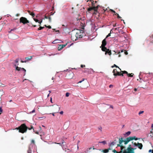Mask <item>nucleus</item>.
Returning <instances> with one entry per match:
<instances>
[{"label": "nucleus", "mask_w": 153, "mask_h": 153, "mask_svg": "<svg viewBox=\"0 0 153 153\" xmlns=\"http://www.w3.org/2000/svg\"><path fill=\"white\" fill-rule=\"evenodd\" d=\"M115 144V143L112 141L111 143H108V146H112L114 145Z\"/></svg>", "instance_id": "26"}, {"label": "nucleus", "mask_w": 153, "mask_h": 153, "mask_svg": "<svg viewBox=\"0 0 153 153\" xmlns=\"http://www.w3.org/2000/svg\"><path fill=\"white\" fill-rule=\"evenodd\" d=\"M121 137L118 138L117 137H115L114 138V141L113 142H115V144H116V143L117 142L118 140L119 141V139Z\"/></svg>", "instance_id": "22"}, {"label": "nucleus", "mask_w": 153, "mask_h": 153, "mask_svg": "<svg viewBox=\"0 0 153 153\" xmlns=\"http://www.w3.org/2000/svg\"><path fill=\"white\" fill-rule=\"evenodd\" d=\"M123 153H134V148L131 147L125 149Z\"/></svg>", "instance_id": "7"}, {"label": "nucleus", "mask_w": 153, "mask_h": 153, "mask_svg": "<svg viewBox=\"0 0 153 153\" xmlns=\"http://www.w3.org/2000/svg\"><path fill=\"white\" fill-rule=\"evenodd\" d=\"M119 33H121V34H124L125 33V32H124L123 30H120L119 31Z\"/></svg>", "instance_id": "36"}, {"label": "nucleus", "mask_w": 153, "mask_h": 153, "mask_svg": "<svg viewBox=\"0 0 153 153\" xmlns=\"http://www.w3.org/2000/svg\"><path fill=\"white\" fill-rule=\"evenodd\" d=\"M32 57L31 56H29L28 57H26L25 58V59L26 60V61H28V60H30V59H32Z\"/></svg>", "instance_id": "29"}, {"label": "nucleus", "mask_w": 153, "mask_h": 153, "mask_svg": "<svg viewBox=\"0 0 153 153\" xmlns=\"http://www.w3.org/2000/svg\"><path fill=\"white\" fill-rule=\"evenodd\" d=\"M33 128V126H31L30 128H29L26 126L25 124L23 123L21 124L20 126L16 128H15V129L19 130V132L22 133H24L27 131V129L30 130Z\"/></svg>", "instance_id": "1"}, {"label": "nucleus", "mask_w": 153, "mask_h": 153, "mask_svg": "<svg viewBox=\"0 0 153 153\" xmlns=\"http://www.w3.org/2000/svg\"><path fill=\"white\" fill-rule=\"evenodd\" d=\"M39 128H40V130H39V133L40 132L41 134H42V135H45V133L44 131H45V129H44L43 128L42 129L41 127L40 126H39Z\"/></svg>", "instance_id": "14"}, {"label": "nucleus", "mask_w": 153, "mask_h": 153, "mask_svg": "<svg viewBox=\"0 0 153 153\" xmlns=\"http://www.w3.org/2000/svg\"><path fill=\"white\" fill-rule=\"evenodd\" d=\"M99 150L100 151H101L102 152H103V153H108L109 152L108 149H100Z\"/></svg>", "instance_id": "19"}, {"label": "nucleus", "mask_w": 153, "mask_h": 153, "mask_svg": "<svg viewBox=\"0 0 153 153\" xmlns=\"http://www.w3.org/2000/svg\"><path fill=\"white\" fill-rule=\"evenodd\" d=\"M131 133V131H128L124 134V135L125 137H127Z\"/></svg>", "instance_id": "21"}, {"label": "nucleus", "mask_w": 153, "mask_h": 153, "mask_svg": "<svg viewBox=\"0 0 153 153\" xmlns=\"http://www.w3.org/2000/svg\"><path fill=\"white\" fill-rule=\"evenodd\" d=\"M61 142L63 144H64V143H65V142L64 141V140L63 139L62 140Z\"/></svg>", "instance_id": "51"}, {"label": "nucleus", "mask_w": 153, "mask_h": 153, "mask_svg": "<svg viewBox=\"0 0 153 153\" xmlns=\"http://www.w3.org/2000/svg\"><path fill=\"white\" fill-rule=\"evenodd\" d=\"M117 71L116 69H114L112 71V73H113V75L115 74V73Z\"/></svg>", "instance_id": "42"}, {"label": "nucleus", "mask_w": 153, "mask_h": 153, "mask_svg": "<svg viewBox=\"0 0 153 153\" xmlns=\"http://www.w3.org/2000/svg\"><path fill=\"white\" fill-rule=\"evenodd\" d=\"M56 144H59L60 146H62L63 145V144L62 143H55Z\"/></svg>", "instance_id": "46"}, {"label": "nucleus", "mask_w": 153, "mask_h": 153, "mask_svg": "<svg viewBox=\"0 0 153 153\" xmlns=\"http://www.w3.org/2000/svg\"><path fill=\"white\" fill-rule=\"evenodd\" d=\"M99 143H102L103 145H105L106 144V142L105 140H103L102 141H99Z\"/></svg>", "instance_id": "30"}, {"label": "nucleus", "mask_w": 153, "mask_h": 153, "mask_svg": "<svg viewBox=\"0 0 153 153\" xmlns=\"http://www.w3.org/2000/svg\"><path fill=\"white\" fill-rule=\"evenodd\" d=\"M123 138L122 137H121V138L119 139L120 144H121L122 143L124 142V144L126 145L129 142L133 140V136H129L126 138L124 140H123Z\"/></svg>", "instance_id": "2"}, {"label": "nucleus", "mask_w": 153, "mask_h": 153, "mask_svg": "<svg viewBox=\"0 0 153 153\" xmlns=\"http://www.w3.org/2000/svg\"><path fill=\"white\" fill-rule=\"evenodd\" d=\"M114 67H115L116 68H119V70H121V69H120L118 66H117L115 64H114V65H113V66H112L111 67L112 68H113Z\"/></svg>", "instance_id": "32"}, {"label": "nucleus", "mask_w": 153, "mask_h": 153, "mask_svg": "<svg viewBox=\"0 0 153 153\" xmlns=\"http://www.w3.org/2000/svg\"><path fill=\"white\" fill-rule=\"evenodd\" d=\"M108 105L110 106V107H109L110 108H113V106L112 105H110L109 104H108Z\"/></svg>", "instance_id": "49"}, {"label": "nucleus", "mask_w": 153, "mask_h": 153, "mask_svg": "<svg viewBox=\"0 0 153 153\" xmlns=\"http://www.w3.org/2000/svg\"><path fill=\"white\" fill-rule=\"evenodd\" d=\"M47 28H48L49 29H51V27L50 25H48V26H47Z\"/></svg>", "instance_id": "56"}, {"label": "nucleus", "mask_w": 153, "mask_h": 153, "mask_svg": "<svg viewBox=\"0 0 153 153\" xmlns=\"http://www.w3.org/2000/svg\"><path fill=\"white\" fill-rule=\"evenodd\" d=\"M79 149V146L78 144H77V146L76 145H74L71 148V149H68L67 150L69 151V152H71L74 153H75Z\"/></svg>", "instance_id": "6"}, {"label": "nucleus", "mask_w": 153, "mask_h": 153, "mask_svg": "<svg viewBox=\"0 0 153 153\" xmlns=\"http://www.w3.org/2000/svg\"><path fill=\"white\" fill-rule=\"evenodd\" d=\"M120 28V27H118L117 28H115L114 29L115 30H118L119 31V30H119V28Z\"/></svg>", "instance_id": "48"}, {"label": "nucleus", "mask_w": 153, "mask_h": 153, "mask_svg": "<svg viewBox=\"0 0 153 153\" xmlns=\"http://www.w3.org/2000/svg\"><path fill=\"white\" fill-rule=\"evenodd\" d=\"M28 12L30 15L32 16V17L33 18V19L35 21H36V22H38V19H36L34 17L35 16V15L34 14V13L33 12H31V11L29 10H28Z\"/></svg>", "instance_id": "11"}, {"label": "nucleus", "mask_w": 153, "mask_h": 153, "mask_svg": "<svg viewBox=\"0 0 153 153\" xmlns=\"http://www.w3.org/2000/svg\"><path fill=\"white\" fill-rule=\"evenodd\" d=\"M48 0H39V3H42L43 2L44 3H45Z\"/></svg>", "instance_id": "28"}, {"label": "nucleus", "mask_w": 153, "mask_h": 153, "mask_svg": "<svg viewBox=\"0 0 153 153\" xmlns=\"http://www.w3.org/2000/svg\"><path fill=\"white\" fill-rule=\"evenodd\" d=\"M16 70L18 71H19L21 70L23 71L24 73V76H25L26 74V70L23 68H21V67H19L18 66H16Z\"/></svg>", "instance_id": "9"}, {"label": "nucleus", "mask_w": 153, "mask_h": 153, "mask_svg": "<svg viewBox=\"0 0 153 153\" xmlns=\"http://www.w3.org/2000/svg\"><path fill=\"white\" fill-rule=\"evenodd\" d=\"M2 110L1 108L0 107V114H1V112H2Z\"/></svg>", "instance_id": "59"}, {"label": "nucleus", "mask_w": 153, "mask_h": 153, "mask_svg": "<svg viewBox=\"0 0 153 153\" xmlns=\"http://www.w3.org/2000/svg\"><path fill=\"white\" fill-rule=\"evenodd\" d=\"M63 41L61 40H58V39H56L54 41L52 42V43L53 44H56L58 43H62L63 42Z\"/></svg>", "instance_id": "16"}, {"label": "nucleus", "mask_w": 153, "mask_h": 153, "mask_svg": "<svg viewBox=\"0 0 153 153\" xmlns=\"http://www.w3.org/2000/svg\"><path fill=\"white\" fill-rule=\"evenodd\" d=\"M92 149L91 147H90V148H88L86 149L85 151H84L83 152H82V153H89L90 152V150Z\"/></svg>", "instance_id": "23"}, {"label": "nucleus", "mask_w": 153, "mask_h": 153, "mask_svg": "<svg viewBox=\"0 0 153 153\" xmlns=\"http://www.w3.org/2000/svg\"><path fill=\"white\" fill-rule=\"evenodd\" d=\"M39 30H42L44 28V27H42L40 26V25H39Z\"/></svg>", "instance_id": "38"}, {"label": "nucleus", "mask_w": 153, "mask_h": 153, "mask_svg": "<svg viewBox=\"0 0 153 153\" xmlns=\"http://www.w3.org/2000/svg\"><path fill=\"white\" fill-rule=\"evenodd\" d=\"M45 117H40L39 116V119L42 118V119H45Z\"/></svg>", "instance_id": "55"}, {"label": "nucleus", "mask_w": 153, "mask_h": 153, "mask_svg": "<svg viewBox=\"0 0 153 153\" xmlns=\"http://www.w3.org/2000/svg\"><path fill=\"white\" fill-rule=\"evenodd\" d=\"M123 149L122 147H121V152L123 153V152L124 151H123Z\"/></svg>", "instance_id": "62"}, {"label": "nucleus", "mask_w": 153, "mask_h": 153, "mask_svg": "<svg viewBox=\"0 0 153 153\" xmlns=\"http://www.w3.org/2000/svg\"><path fill=\"white\" fill-rule=\"evenodd\" d=\"M137 147H138V148L140 149V150L142 149L143 147V145L142 144V143H137Z\"/></svg>", "instance_id": "17"}, {"label": "nucleus", "mask_w": 153, "mask_h": 153, "mask_svg": "<svg viewBox=\"0 0 153 153\" xmlns=\"http://www.w3.org/2000/svg\"><path fill=\"white\" fill-rule=\"evenodd\" d=\"M124 53L125 55H127L128 54V53L127 51H126V50H125L124 51Z\"/></svg>", "instance_id": "50"}, {"label": "nucleus", "mask_w": 153, "mask_h": 153, "mask_svg": "<svg viewBox=\"0 0 153 153\" xmlns=\"http://www.w3.org/2000/svg\"><path fill=\"white\" fill-rule=\"evenodd\" d=\"M69 95H70V93H69V92H67L65 93V96L66 97H69Z\"/></svg>", "instance_id": "41"}, {"label": "nucleus", "mask_w": 153, "mask_h": 153, "mask_svg": "<svg viewBox=\"0 0 153 153\" xmlns=\"http://www.w3.org/2000/svg\"><path fill=\"white\" fill-rule=\"evenodd\" d=\"M124 51V49H121L120 50V51H119V52L118 53H120V52H121V53L123 52Z\"/></svg>", "instance_id": "53"}, {"label": "nucleus", "mask_w": 153, "mask_h": 153, "mask_svg": "<svg viewBox=\"0 0 153 153\" xmlns=\"http://www.w3.org/2000/svg\"><path fill=\"white\" fill-rule=\"evenodd\" d=\"M39 135H40V137H40V138H41V139H42L43 141H45V138L44 137H42V134H39Z\"/></svg>", "instance_id": "33"}, {"label": "nucleus", "mask_w": 153, "mask_h": 153, "mask_svg": "<svg viewBox=\"0 0 153 153\" xmlns=\"http://www.w3.org/2000/svg\"><path fill=\"white\" fill-rule=\"evenodd\" d=\"M63 111H61L60 112H59V113L60 114H63Z\"/></svg>", "instance_id": "61"}, {"label": "nucleus", "mask_w": 153, "mask_h": 153, "mask_svg": "<svg viewBox=\"0 0 153 153\" xmlns=\"http://www.w3.org/2000/svg\"><path fill=\"white\" fill-rule=\"evenodd\" d=\"M84 19H82V18H81V17H78V18L76 19V21H77V22H81L82 20L84 21Z\"/></svg>", "instance_id": "24"}, {"label": "nucleus", "mask_w": 153, "mask_h": 153, "mask_svg": "<svg viewBox=\"0 0 153 153\" xmlns=\"http://www.w3.org/2000/svg\"><path fill=\"white\" fill-rule=\"evenodd\" d=\"M121 144H120L119 143V144H118L117 145V146L118 147H122V145H121Z\"/></svg>", "instance_id": "54"}, {"label": "nucleus", "mask_w": 153, "mask_h": 153, "mask_svg": "<svg viewBox=\"0 0 153 153\" xmlns=\"http://www.w3.org/2000/svg\"><path fill=\"white\" fill-rule=\"evenodd\" d=\"M65 145H66L65 144H63V145L62 146V147L63 150H65V151H66L65 150L66 148L65 146Z\"/></svg>", "instance_id": "31"}, {"label": "nucleus", "mask_w": 153, "mask_h": 153, "mask_svg": "<svg viewBox=\"0 0 153 153\" xmlns=\"http://www.w3.org/2000/svg\"><path fill=\"white\" fill-rule=\"evenodd\" d=\"M111 31H110V33L108 34V35L106 36L105 38V39H106L108 37H109L111 36Z\"/></svg>", "instance_id": "37"}, {"label": "nucleus", "mask_w": 153, "mask_h": 153, "mask_svg": "<svg viewBox=\"0 0 153 153\" xmlns=\"http://www.w3.org/2000/svg\"><path fill=\"white\" fill-rule=\"evenodd\" d=\"M115 15L117 16V18L118 19H120L121 20L122 19H121V17L117 13H116Z\"/></svg>", "instance_id": "35"}, {"label": "nucleus", "mask_w": 153, "mask_h": 153, "mask_svg": "<svg viewBox=\"0 0 153 153\" xmlns=\"http://www.w3.org/2000/svg\"><path fill=\"white\" fill-rule=\"evenodd\" d=\"M31 143L34 144H35V141L33 140H31Z\"/></svg>", "instance_id": "44"}, {"label": "nucleus", "mask_w": 153, "mask_h": 153, "mask_svg": "<svg viewBox=\"0 0 153 153\" xmlns=\"http://www.w3.org/2000/svg\"><path fill=\"white\" fill-rule=\"evenodd\" d=\"M20 23H22L24 24H25L29 22L27 20L26 18L23 17L20 18Z\"/></svg>", "instance_id": "10"}, {"label": "nucleus", "mask_w": 153, "mask_h": 153, "mask_svg": "<svg viewBox=\"0 0 153 153\" xmlns=\"http://www.w3.org/2000/svg\"><path fill=\"white\" fill-rule=\"evenodd\" d=\"M50 102L51 103H53L52 102V98L51 97L50 98Z\"/></svg>", "instance_id": "63"}, {"label": "nucleus", "mask_w": 153, "mask_h": 153, "mask_svg": "<svg viewBox=\"0 0 153 153\" xmlns=\"http://www.w3.org/2000/svg\"><path fill=\"white\" fill-rule=\"evenodd\" d=\"M45 18L46 19H48L49 20V22H51V18L50 16H45Z\"/></svg>", "instance_id": "27"}, {"label": "nucleus", "mask_w": 153, "mask_h": 153, "mask_svg": "<svg viewBox=\"0 0 153 153\" xmlns=\"http://www.w3.org/2000/svg\"><path fill=\"white\" fill-rule=\"evenodd\" d=\"M123 72H124V74H126L128 77H132L133 76L134 74L133 73L128 74V72L126 71H124Z\"/></svg>", "instance_id": "15"}, {"label": "nucleus", "mask_w": 153, "mask_h": 153, "mask_svg": "<svg viewBox=\"0 0 153 153\" xmlns=\"http://www.w3.org/2000/svg\"><path fill=\"white\" fill-rule=\"evenodd\" d=\"M91 70H92V68H85V70L83 71V72L85 73H88V74H91Z\"/></svg>", "instance_id": "13"}, {"label": "nucleus", "mask_w": 153, "mask_h": 153, "mask_svg": "<svg viewBox=\"0 0 153 153\" xmlns=\"http://www.w3.org/2000/svg\"><path fill=\"white\" fill-rule=\"evenodd\" d=\"M91 2L93 7H90L88 8V11H91L92 10H94L95 11H96L97 10V8L100 6L99 5H98L97 7H96L95 5L94 1L93 0H91Z\"/></svg>", "instance_id": "4"}, {"label": "nucleus", "mask_w": 153, "mask_h": 153, "mask_svg": "<svg viewBox=\"0 0 153 153\" xmlns=\"http://www.w3.org/2000/svg\"><path fill=\"white\" fill-rule=\"evenodd\" d=\"M133 146L134 147H136L137 146V143H134V144L133 145Z\"/></svg>", "instance_id": "45"}, {"label": "nucleus", "mask_w": 153, "mask_h": 153, "mask_svg": "<svg viewBox=\"0 0 153 153\" xmlns=\"http://www.w3.org/2000/svg\"><path fill=\"white\" fill-rule=\"evenodd\" d=\"M131 147H131V145L130 144V145H128V147L127 148V149H128L129 148H131Z\"/></svg>", "instance_id": "57"}, {"label": "nucleus", "mask_w": 153, "mask_h": 153, "mask_svg": "<svg viewBox=\"0 0 153 153\" xmlns=\"http://www.w3.org/2000/svg\"><path fill=\"white\" fill-rule=\"evenodd\" d=\"M51 5H50L49 6H47V8H48V9H49L50 8H51Z\"/></svg>", "instance_id": "60"}, {"label": "nucleus", "mask_w": 153, "mask_h": 153, "mask_svg": "<svg viewBox=\"0 0 153 153\" xmlns=\"http://www.w3.org/2000/svg\"><path fill=\"white\" fill-rule=\"evenodd\" d=\"M42 19H41L39 17V24H40V25L42 22Z\"/></svg>", "instance_id": "40"}, {"label": "nucleus", "mask_w": 153, "mask_h": 153, "mask_svg": "<svg viewBox=\"0 0 153 153\" xmlns=\"http://www.w3.org/2000/svg\"><path fill=\"white\" fill-rule=\"evenodd\" d=\"M102 50L103 51H106L108 50V49L105 46H102Z\"/></svg>", "instance_id": "25"}, {"label": "nucleus", "mask_w": 153, "mask_h": 153, "mask_svg": "<svg viewBox=\"0 0 153 153\" xmlns=\"http://www.w3.org/2000/svg\"><path fill=\"white\" fill-rule=\"evenodd\" d=\"M16 30V28H14L13 29H11V30H10V32H11V31H14L15 30Z\"/></svg>", "instance_id": "64"}, {"label": "nucleus", "mask_w": 153, "mask_h": 153, "mask_svg": "<svg viewBox=\"0 0 153 153\" xmlns=\"http://www.w3.org/2000/svg\"><path fill=\"white\" fill-rule=\"evenodd\" d=\"M109 148H108V150H111L112 149V147H111V146H109Z\"/></svg>", "instance_id": "58"}, {"label": "nucleus", "mask_w": 153, "mask_h": 153, "mask_svg": "<svg viewBox=\"0 0 153 153\" xmlns=\"http://www.w3.org/2000/svg\"><path fill=\"white\" fill-rule=\"evenodd\" d=\"M143 112H144V111H140L138 113V114L139 115H140V114L143 113Z\"/></svg>", "instance_id": "43"}, {"label": "nucleus", "mask_w": 153, "mask_h": 153, "mask_svg": "<svg viewBox=\"0 0 153 153\" xmlns=\"http://www.w3.org/2000/svg\"><path fill=\"white\" fill-rule=\"evenodd\" d=\"M106 39L105 38L102 41V46L105 47L107 44V42Z\"/></svg>", "instance_id": "18"}, {"label": "nucleus", "mask_w": 153, "mask_h": 153, "mask_svg": "<svg viewBox=\"0 0 153 153\" xmlns=\"http://www.w3.org/2000/svg\"><path fill=\"white\" fill-rule=\"evenodd\" d=\"M149 153L151 152V153H153V149H150L149 151Z\"/></svg>", "instance_id": "47"}, {"label": "nucleus", "mask_w": 153, "mask_h": 153, "mask_svg": "<svg viewBox=\"0 0 153 153\" xmlns=\"http://www.w3.org/2000/svg\"><path fill=\"white\" fill-rule=\"evenodd\" d=\"M19 59L18 58L16 59L15 61V63H14V65L15 66H18L19 65Z\"/></svg>", "instance_id": "20"}, {"label": "nucleus", "mask_w": 153, "mask_h": 153, "mask_svg": "<svg viewBox=\"0 0 153 153\" xmlns=\"http://www.w3.org/2000/svg\"><path fill=\"white\" fill-rule=\"evenodd\" d=\"M77 36H76V39L75 41L78 39V38H82L86 36V34L84 32V30H79V31L76 33Z\"/></svg>", "instance_id": "3"}, {"label": "nucleus", "mask_w": 153, "mask_h": 153, "mask_svg": "<svg viewBox=\"0 0 153 153\" xmlns=\"http://www.w3.org/2000/svg\"><path fill=\"white\" fill-rule=\"evenodd\" d=\"M110 10L112 13H114L115 14L117 13L114 10L112 9H110Z\"/></svg>", "instance_id": "39"}, {"label": "nucleus", "mask_w": 153, "mask_h": 153, "mask_svg": "<svg viewBox=\"0 0 153 153\" xmlns=\"http://www.w3.org/2000/svg\"><path fill=\"white\" fill-rule=\"evenodd\" d=\"M80 67L82 68H84V67H85V65H80Z\"/></svg>", "instance_id": "52"}, {"label": "nucleus", "mask_w": 153, "mask_h": 153, "mask_svg": "<svg viewBox=\"0 0 153 153\" xmlns=\"http://www.w3.org/2000/svg\"><path fill=\"white\" fill-rule=\"evenodd\" d=\"M68 44V43L64 45H59L58 44L59 46L58 47V51H60L62 49L64 48Z\"/></svg>", "instance_id": "12"}, {"label": "nucleus", "mask_w": 153, "mask_h": 153, "mask_svg": "<svg viewBox=\"0 0 153 153\" xmlns=\"http://www.w3.org/2000/svg\"><path fill=\"white\" fill-rule=\"evenodd\" d=\"M68 71L67 72L66 74V76L69 79H71L73 78V76L74 75V74L73 72L71 70H69V69H67L64 71V72Z\"/></svg>", "instance_id": "5"}, {"label": "nucleus", "mask_w": 153, "mask_h": 153, "mask_svg": "<svg viewBox=\"0 0 153 153\" xmlns=\"http://www.w3.org/2000/svg\"><path fill=\"white\" fill-rule=\"evenodd\" d=\"M133 140H139V139H140V138H138V137H136L135 136H133Z\"/></svg>", "instance_id": "34"}, {"label": "nucleus", "mask_w": 153, "mask_h": 153, "mask_svg": "<svg viewBox=\"0 0 153 153\" xmlns=\"http://www.w3.org/2000/svg\"><path fill=\"white\" fill-rule=\"evenodd\" d=\"M120 72H119L118 71H117L116 73H115V74L113 75L114 76L115 78L116 77V76H123L124 72H123V71L120 70Z\"/></svg>", "instance_id": "8"}]
</instances>
